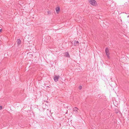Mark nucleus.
<instances>
[{"label": "nucleus", "mask_w": 129, "mask_h": 129, "mask_svg": "<svg viewBox=\"0 0 129 129\" xmlns=\"http://www.w3.org/2000/svg\"><path fill=\"white\" fill-rule=\"evenodd\" d=\"M105 51L106 54V55L108 58H109L110 57L109 56V50L108 48L107 47L105 49Z\"/></svg>", "instance_id": "2"}, {"label": "nucleus", "mask_w": 129, "mask_h": 129, "mask_svg": "<svg viewBox=\"0 0 129 129\" xmlns=\"http://www.w3.org/2000/svg\"><path fill=\"white\" fill-rule=\"evenodd\" d=\"M110 1H108L107 2L106 4L107 5H108V6L109 5L108 4V3H109V2H110Z\"/></svg>", "instance_id": "9"}, {"label": "nucleus", "mask_w": 129, "mask_h": 129, "mask_svg": "<svg viewBox=\"0 0 129 129\" xmlns=\"http://www.w3.org/2000/svg\"><path fill=\"white\" fill-rule=\"evenodd\" d=\"M65 54L66 55V57H70L69 54L68 52H66Z\"/></svg>", "instance_id": "8"}, {"label": "nucleus", "mask_w": 129, "mask_h": 129, "mask_svg": "<svg viewBox=\"0 0 129 129\" xmlns=\"http://www.w3.org/2000/svg\"><path fill=\"white\" fill-rule=\"evenodd\" d=\"M59 77V76H55L54 78V81L55 82H56L58 81V79Z\"/></svg>", "instance_id": "3"}, {"label": "nucleus", "mask_w": 129, "mask_h": 129, "mask_svg": "<svg viewBox=\"0 0 129 129\" xmlns=\"http://www.w3.org/2000/svg\"><path fill=\"white\" fill-rule=\"evenodd\" d=\"M55 10L57 13H58L59 12L60 10V7L59 6H58V7L56 8L55 9Z\"/></svg>", "instance_id": "4"}, {"label": "nucleus", "mask_w": 129, "mask_h": 129, "mask_svg": "<svg viewBox=\"0 0 129 129\" xmlns=\"http://www.w3.org/2000/svg\"><path fill=\"white\" fill-rule=\"evenodd\" d=\"M17 43L18 45H19L20 44V43H21V40L19 39H18L17 40Z\"/></svg>", "instance_id": "5"}, {"label": "nucleus", "mask_w": 129, "mask_h": 129, "mask_svg": "<svg viewBox=\"0 0 129 129\" xmlns=\"http://www.w3.org/2000/svg\"><path fill=\"white\" fill-rule=\"evenodd\" d=\"M2 31V29H0V32H1Z\"/></svg>", "instance_id": "13"}, {"label": "nucleus", "mask_w": 129, "mask_h": 129, "mask_svg": "<svg viewBox=\"0 0 129 129\" xmlns=\"http://www.w3.org/2000/svg\"><path fill=\"white\" fill-rule=\"evenodd\" d=\"M2 108V106H0V109H1Z\"/></svg>", "instance_id": "12"}, {"label": "nucleus", "mask_w": 129, "mask_h": 129, "mask_svg": "<svg viewBox=\"0 0 129 129\" xmlns=\"http://www.w3.org/2000/svg\"><path fill=\"white\" fill-rule=\"evenodd\" d=\"M89 3L91 5L94 6H97V2L95 0H88Z\"/></svg>", "instance_id": "1"}, {"label": "nucleus", "mask_w": 129, "mask_h": 129, "mask_svg": "<svg viewBox=\"0 0 129 129\" xmlns=\"http://www.w3.org/2000/svg\"><path fill=\"white\" fill-rule=\"evenodd\" d=\"M79 42L78 41H74V46L77 45V44Z\"/></svg>", "instance_id": "7"}, {"label": "nucleus", "mask_w": 129, "mask_h": 129, "mask_svg": "<svg viewBox=\"0 0 129 129\" xmlns=\"http://www.w3.org/2000/svg\"><path fill=\"white\" fill-rule=\"evenodd\" d=\"M82 88V86H80L79 87V89L80 90H81V89Z\"/></svg>", "instance_id": "10"}, {"label": "nucleus", "mask_w": 129, "mask_h": 129, "mask_svg": "<svg viewBox=\"0 0 129 129\" xmlns=\"http://www.w3.org/2000/svg\"><path fill=\"white\" fill-rule=\"evenodd\" d=\"M47 13L48 14H50L51 13V12L49 11H48L47 12Z\"/></svg>", "instance_id": "11"}, {"label": "nucleus", "mask_w": 129, "mask_h": 129, "mask_svg": "<svg viewBox=\"0 0 129 129\" xmlns=\"http://www.w3.org/2000/svg\"><path fill=\"white\" fill-rule=\"evenodd\" d=\"M73 111H75L77 113L78 112V109L76 107H74L73 109Z\"/></svg>", "instance_id": "6"}]
</instances>
